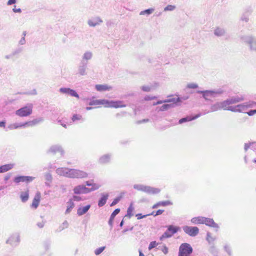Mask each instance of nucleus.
Returning a JSON list of instances; mask_svg holds the SVG:
<instances>
[{
	"mask_svg": "<svg viewBox=\"0 0 256 256\" xmlns=\"http://www.w3.org/2000/svg\"><path fill=\"white\" fill-rule=\"evenodd\" d=\"M251 14V12L248 10L246 11L242 16L241 20L245 22H248L249 20V16Z\"/></svg>",
	"mask_w": 256,
	"mask_h": 256,
	"instance_id": "nucleus-45",
	"label": "nucleus"
},
{
	"mask_svg": "<svg viewBox=\"0 0 256 256\" xmlns=\"http://www.w3.org/2000/svg\"><path fill=\"white\" fill-rule=\"evenodd\" d=\"M200 114H196L194 116H187L182 118H180L179 120L178 123L180 124H183L184 122H190V121L196 120V118H197L198 117H200Z\"/></svg>",
	"mask_w": 256,
	"mask_h": 256,
	"instance_id": "nucleus-23",
	"label": "nucleus"
},
{
	"mask_svg": "<svg viewBox=\"0 0 256 256\" xmlns=\"http://www.w3.org/2000/svg\"><path fill=\"white\" fill-rule=\"evenodd\" d=\"M91 207L90 204H87L84 206H80L78 208L77 214L78 216H82L86 214Z\"/></svg>",
	"mask_w": 256,
	"mask_h": 256,
	"instance_id": "nucleus-20",
	"label": "nucleus"
},
{
	"mask_svg": "<svg viewBox=\"0 0 256 256\" xmlns=\"http://www.w3.org/2000/svg\"><path fill=\"white\" fill-rule=\"evenodd\" d=\"M96 188H86V186L83 184H79L76 186H75L74 189V192L76 194H87L92 192L94 191L98 190V186H94Z\"/></svg>",
	"mask_w": 256,
	"mask_h": 256,
	"instance_id": "nucleus-6",
	"label": "nucleus"
},
{
	"mask_svg": "<svg viewBox=\"0 0 256 256\" xmlns=\"http://www.w3.org/2000/svg\"><path fill=\"white\" fill-rule=\"evenodd\" d=\"M224 250L228 254L229 256H232V251L230 246L228 244H226L224 246Z\"/></svg>",
	"mask_w": 256,
	"mask_h": 256,
	"instance_id": "nucleus-50",
	"label": "nucleus"
},
{
	"mask_svg": "<svg viewBox=\"0 0 256 256\" xmlns=\"http://www.w3.org/2000/svg\"><path fill=\"white\" fill-rule=\"evenodd\" d=\"M21 128H26V122L24 123H14L9 125L8 127L10 130H14Z\"/></svg>",
	"mask_w": 256,
	"mask_h": 256,
	"instance_id": "nucleus-31",
	"label": "nucleus"
},
{
	"mask_svg": "<svg viewBox=\"0 0 256 256\" xmlns=\"http://www.w3.org/2000/svg\"><path fill=\"white\" fill-rule=\"evenodd\" d=\"M49 152L54 154H55L56 152H60L62 156H63L64 154V151L62 148L60 146L58 145L52 146L49 150Z\"/></svg>",
	"mask_w": 256,
	"mask_h": 256,
	"instance_id": "nucleus-25",
	"label": "nucleus"
},
{
	"mask_svg": "<svg viewBox=\"0 0 256 256\" xmlns=\"http://www.w3.org/2000/svg\"><path fill=\"white\" fill-rule=\"evenodd\" d=\"M134 188L138 190L145 192L148 194H156L160 192V190L158 188H154L150 186H144L140 184H135Z\"/></svg>",
	"mask_w": 256,
	"mask_h": 256,
	"instance_id": "nucleus-4",
	"label": "nucleus"
},
{
	"mask_svg": "<svg viewBox=\"0 0 256 256\" xmlns=\"http://www.w3.org/2000/svg\"><path fill=\"white\" fill-rule=\"evenodd\" d=\"M106 248V246H102L95 250L94 254L96 256L100 254Z\"/></svg>",
	"mask_w": 256,
	"mask_h": 256,
	"instance_id": "nucleus-52",
	"label": "nucleus"
},
{
	"mask_svg": "<svg viewBox=\"0 0 256 256\" xmlns=\"http://www.w3.org/2000/svg\"><path fill=\"white\" fill-rule=\"evenodd\" d=\"M14 164H9L0 166V173H4L12 170L14 167Z\"/></svg>",
	"mask_w": 256,
	"mask_h": 256,
	"instance_id": "nucleus-27",
	"label": "nucleus"
},
{
	"mask_svg": "<svg viewBox=\"0 0 256 256\" xmlns=\"http://www.w3.org/2000/svg\"><path fill=\"white\" fill-rule=\"evenodd\" d=\"M106 102V100L105 99L92 100L90 102L89 105L96 106V105L103 104V105L105 106Z\"/></svg>",
	"mask_w": 256,
	"mask_h": 256,
	"instance_id": "nucleus-35",
	"label": "nucleus"
},
{
	"mask_svg": "<svg viewBox=\"0 0 256 256\" xmlns=\"http://www.w3.org/2000/svg\"><path fill=\"white\" fill-rule=\"evenodd\" d=\"M95 87L96 89L99 92L110 90L112 89V86H108L107 84H96Z\"/></svg>",
	"mask_w": 256,
	"mask_h": 256,
	"instance_id": "nucleus-29",
	"label": "nucleus"
},
{
	"mask_svg": "<svg viewBox=\"0 0 256 256\" xmlns=\"http://www.w3.org/2000/svg\"><path fill=\"white\" fill-rule=\"evenodd\" d=\"M108 194L102 193L101 194V197L98 201V206L99 207L103 206L106 202V201L108 198Z\"/></svg>",
	"mask_w": 256,
	"mask_h": 256,
	"instance_id": "nucleus-21",
	"label": "nucleus"
},
{
	"mask_svg": "<svg viewBox=\"0 0 256 256\" xmlns=\"http://www.w3.org/2000/svg\"><path fill=\"white\" fill-rule=\"evenodd\" d=\"M226 34V30L224 28L218 27L214 31V34L217 36H224Z\"/></svg>",
	"mask_w": 256,
	"mask_h": 256,
	"instance_id": "nucleus-36",
	"label": "nucleus"
},
{
	"mask_svg": "<svg viewBox=\"0 0 256 256\" xmlns=\"http://www.w3.org/2000/svg\"><path fill=\"white\" fill-rule=\"evenodd\" d=\"M120 208H118L115 209L112 213L108 222V224L111 228H112L113 226V222L115 216L120 212Z\"/></svg>",
	"mask_w": 256,
	"mask_h": 256,
	"instance_id": "nucleus-24",
	"label": "nucleus"
},
{
	"mask_svg": "<svg viewBox=\"0 0 256 256\" xmlns=\"http://www.w3.org/2000/svg\"><path fill=\"white\" fill-rule=\"evenodd\" d=\"M159 249L165 254H166L168 252V248L166 245H163L162 247H160Z\"/></svg>",
	"mask_w": 256,
	"mask_h": 256,
	"instance_id": "nucleus-56",
	"label": "nucleus"
},
{
	"mask_svg": "<svg viewBox=\"0 0 256 256\" xmlns=\"http://www.w3.org/2000/svg\"><path fill=\"white\" fill-rule=\"evenodd\" d=\"M134 210V208L132 206V204L131 203L127 210V214L126 215V216H128V218L132 216H133L132 212Z\"/></svg>",
	"mask_w": 256,
	"mask_h": 256,
	"instance_id": "nucleus-48",
	"label": "nucleus"
},
{
	"mask_svg": "<svg viewBox=\"0 0 256 256\" xmlns=\"http://www.w3.org/2000/svg\"><path fill=\"white\" fill-rule=\"evenodd\" d=\"M33 105L32 104H27L26 106L17 110L15 112L16 116L20 117H26L32 114Z\"/></svg>",
	"mask_w": 256,
	"mask_h": 256,
	"instance_id": "nucleus-3",
	"label": "nucleus"
},
{
	"mask_svg": "<svg viewBox=\"0 0 256 256\" xmlns=\"http://www.w3.org/2000/svg\"><path fill=\"white\" fill-rule=\"evenodd\" d=\"M34 178V177L31 176H18L14 178V182L16 184H18L21 182L28 184L32 182Z\"/></svg>",
	"mask_w": 256,
	"mask_h": 256,
	"instance_id": "nucleus-8",
	"label": "nucleus"
},
{
	"mask_svg": "<svg viewBox=\"0 0 256 256\" xmlns=\"http://www.w3.org/2000/svg\"><path fill=\"white\" fill-rule=\"evenodd\" d=\"M176 8V6H174L172 5H168L166 6L164 8V11H172L174 10Z\"/></svg>",
	"mask_w": 256,
	"mask_h": 256,
	"instance_id": "nucleus-57",
	"label": "nucleus"
},
{
	"mask_svg": "<svg viewBox=\"0 0 256 256\" xmlns=\"http://www.w3.org/2000/svg\"><path fill=\"white\" fill-rule=\"evenodd\" d=\"M20 242V236L18 234L15 233L12 234L6 240V243L10 244L12 246H17Z\"/></svg>",
	"mask_w": 256,
	"mask_h": 256,
	"instance_id": "nucleus-11",
	"label": "nucleus"
},
{
	"mask_svg": "<svg viewBox=\"0 0 256 256\" xmlns=\"http://www.w3.org/2000/svg\"><path fill=\"white\" fill-rule=\"evenodd\" d=\"M154 10V8H150L141 11L140 13V15H147L148 16L152 14Z\"/></svg>",
	"mask_w": 256,
	"mask_h": 256,
	"instance_id": "nucleus-47",
	"label": "nucleus"
},
{
	"mask_svg": "<svg viewBox=\"0 0 256 256\" xmlns=\"http://www.w3.org/2000/svg\"><path fill=\"white\" fill-rule=\"evenodd\" d=\"M256 106V102L254 101H248L236 105L238 112H242L248 108H252Z\"/></svg>",
	"mask_w": 256,
	"mask_h": 256,
	"instance_id": "nucleus-7",
	"label": "nucleus"
},
{
	"mask_svg": "<svg viewBox=\"0 0 256 256\" xmlns=\"http://www.w3.org/2000/svg\"><path fill=\"white\" fill-rule=\"evenodd\" d=\"M20 198L22 202H26L29 198L28 190H27L26 192H22L20 195Z\"/></svg>",
	"mask_w": 256,
	"mask_h": 256,
	"instance_id": "nucleus-40",
	"label": "nucleus"
},
{
	"mask_svg": "<svg viewBox=\"0 0 256 256\" xmlns=\"http://www.w3.org/2000/svg\"><path fill=\"white\" fill-rule=\"evenodd\" d=\"M112 158V154H107L102 156L98 159V163L100 164H106L110 162Z\"/></svg>",
	"mask_w": 256,
	"mask_h": 256,
	"instance_id": "nucleus-18",
	"label": "nucleus"
},
{
	"mask_svg": "<svg viewBox=\"0 0 256 256\" xmlns=\"http://www.w3.org/2000/svg\"><path fill=\"white\" fill-rule=\"evenodd\" d=\"M230 104H236L244 100V98L242 96H234L228 98Z\"/></svg>",
	"mask_w": 256,
	"mask_h": 256,
	"instance_id": "nucleus-22",
	"label": "nucleus"
},
{
	"mask_svg": "<svg viewBox=\"0 0 256 256\" xmlns=\"http://www.w3.org/2000/svg\"><path fill=\"white\" fill-rule=\"evenodd\" d=\"M92 56V54L90 51L85 52L82 56L81 62H88V61L91 60Z\"/></svg>",
	"mask_w": 256,
	"mask_h": 256,
	"instance_id": "nucleus-33",
	"label": "nucleus"
},
{
	"mask_svg": "<svg viewBox=\"0 0 256 256\" xmlns=\"http://www.w3.org/2000/svg\"><path fill=\"white\" fill-rule=\"evenodd\" d=\"M102 22V20L100 17H96L92 20H88V23L90 26H95Z\"/></svg>",
	"mask_w": 256,
	"mask_h": 256,
	"instance_id": "nucleus-26",
	"label": "nucleus"
},
{
	"mask_svg": "<svg viewBox=\"0 0 256 256\" xmlns=\"http://www.w3.org/2000/svg\"><path fill=\"white\" fill-rule=\"evenodd\" d=\"M40 194L37 193L36 194L31 204V207L34 208H36L38 206L40 201Z\"/></svg>",
	"mask_w": 256,
	"mask_h": 256,
	"instance_id": "nucleus-30",
	"label": "nucleus"
},
{
	"mask_svg": "<svg viewBox=\"0 0 256 256\" xmlns=\"http://www.w3.org/2000/svg\"><path fill=\"white\" fill-rule=\"evenodd\" d=\"M72 168H68V171H66L65 177L72 178Z\"/></svg>",
	"mask_w": 256,
	"mask_h": 256,
	"instance_id": "nucleus-64",
	"label": "nucleus"
},
{
	"mask_svg": "<svg viewBox=\"0 0 256 256\" xmlns=\"http://www.w3.org/2000/svg\"><path fill=\"white\" fill-rule=\"evenodd\" d=\"M208 251L214 256H216L218 253V250L214 244L210 246Z\"/></svg>",
	"mask_w": 256,
	"mask_h": 256,
	"instance_id": "nucleus-49",
	"label": "nucleus"
},
{
	"mask_svg": "<svg viewBox=\"0 0 256 256\" xmlns=\"http://www.w3.org/2000/svg\"><path fill=\"white\" fill-rule=\"evenodd\" d=\"M172 204V202L170 200H166V201H162L159 202H157L156 204H154L152 206V208L154 209L156 208L159 206H170Z\"/></svg>",
	"mask_w": 256,
	"mask_h": 256,
	"instance_id": "nucleus-28",
	"label": "nucleus"
},
{
	"mask_svg": "<svg viewBox=\"0 0 256 256\" xmlns=\"http://www.w3.org/2000/svg\"><path fill=\"white\" fill-rule=\"evenodd\" d=\"M224 90L220 88L214 90H198L197 93L202 94V97L206 100H209L208 98H216L224 94Z\"/></svg>",
	"mask_w": 256,
	"mask_h": 256,
	"instance_id": "nucleus-2",
	"label": "nucleus"
},
{
	"mask_svg": "<svg viewBox=\"0 0 256 256\" xmlns=\"http://www.w3.org/2000/svg\"><path fill=\"white\" fill-rule=\"evenodd\" d=\"M158 243L156 241H152L150 242L148 246V250H151L153 248L156 247Z\"/></svg>",
	"mask_w": 256,
	"mask_h": 256,
	"instance_id": "nucleus-60",
	"label": "nucleus"
},
{
	"mask_svg": "<svg viewBox=\"0 0 256 256\" xmlns=\"http://www.w3.org/2000/svg\"><path fill=\"white\" fill-rule=\"evenodd\" d=\"M44 178L46 182H45V184L48 186H50V183L52 182V174L50 172H47L44 175Z\"/></svg>",
	"mask_w": 256,
	"mask_h": 256,
	"instance_id": "nucleus-38",
	"label": "nucleus"
},
{
	"mask_svg": "<svg viewBox=\"0 0 256 256\" xmlns=\"http://www.w3.org/2000/svg\"><path fill=\"white\" fill-rule=\"evenodd\" d=\"M105 106L108 108H124L126 106V105L123 104V102L121 100H106Z\"/></svg>",
	"mask_w": 256,
	"mask_h": 256,
	"instance_id": "nucleus-9",
	"label": "nucleus"
},
{
	"mask_svg": "<svg viewBox=\"0 0 256 256\" xmlns=\"http://www.w3.org/2000/svg\"><path fill=\"white\" fill-rule=\"evenodd\" d=\"M74 206V204L72 201V200L70 199L67 202V208L65 212L66 214H69Z\"/></svg>",
	"mask_w": 256,
	"mask_h": 256,
	"instance_id": "nucleus-37",
	"label": "nucleus"
},
{
	"mask_svg": "<svg viewBox=\"0 0 256 256\" xmlns=\"http://www.w3.org/2000/svg\"><path fill=\"white\" fill-rule=\"evenodd\" d=\"M88 62H80L78 67V74L80 76H84L86 74V70L87 68Z\"/></svg>",
	"mask_w": 256,
	"mask_h": 256,
	"instance_id": "nucleus-17",
	"label": "nucleus"
},
{
	"mask_svg": "<svg viewBox=\"0 0 256 256\" xmlns=\"http://www.w3.org/2000/svg\"><path fill=\"white\" fill-rule=\"evenodd\" d=\"M72 178H82L88 176V174L82 170L72 168Z\"/></svg>",
	"mask_w": 256,
	"mask_h": 256,
	"instance_id": "nucleus-13",
	"label": "nucleus"
},
{
	"mask_svg": "<svg viewBox=\"0 0 256 256\" xmlns=\"http://www.w3.org/2000/svg\"><path fill=\"white\" fill-rule=\"evenodd\" d=\"M60 92L61 93L66 94L70 95L72 96H74V97H76L78 98H79V96L77 94V92H76V90H72L70 88H61L60 89Z\"/></svg>",
	"mask_w": 256,
	"mask_h": 256,
	"instance_id": "nucleus-14",
	"label": "nucleus"
},
{
	"mask_svg": "<svg viewBox=\"0 0 256 256\" xmlns=\"http://www.w3.org/2000/svg\"><path fill=\"white\" fill-rule=\"evenodd\" d=\"M172 236V234H170V232H169L168 230H167L160 236V240H163L165 238H170Z\"/></svg>",
	"mask_w": 256,
	"mask_h": 256,
	"instance_id": "nucleus-46",
	"label": "nucleus"
},
{
	"mask_svg": "<svg viewBox=\"0 0 256 256\" xmlns=\"http://www.w3.org/2000/svg\"><path fill=\"white\" fill-rule=\"evenodd\" d=\"M228 110H230L233 112H238V108L236 106H228L227 108Z\"/></svg>",
	"mask_w": 256,
	"mask_h": 256,
	"instance_id": "nucleus-58",
	"label": "nucleus"
},
{
	"mask_svg": "<svg viewBox=\"0 0 256 256\" xmlns=\"http://www.w3.org/2000/svg\"><path fill=\"white\" fill-rule=\"evenodd\" d=\"M164 212L162 210H158L156 212H152L150 214H149L150 216L152 215L154 216H157L160 215L162 214V212Z\"/></svg>",
	"mask_w": 256,
	"mask_h": 256,
	"instance_id": "nucleus-55",
	"label": "nucleus"
},
{
	"mask_svg": "<svg viewBox=\"0 0 256 256\" xmlns=\"http://www.w3.org/2000/svg\"><path fill=\"white\" fill-rule=\"evenodd\" d=\"M204 218L203 216L194 217L192 218L191 222L196 224H204Z\"/></svg>",
	"mask_w": 256,
	"mask_h": 256,
	"instance_id": "nucleus-39",
	"label": "nucleus"
},
{
	"mask_svg": "<svg viewBox=\"0 0 256 256\" xmlns=\"http://www.w3.org/2000/svg\"><path fill=\"white\" fill-rule=\"evenodd\" d=\"M166 228L169 232H170L172 236L174 234H176L180 229L179 226H175L172 224L167 226Z\"/></svg>",
	"mask_w": 256,
	"mask_h": 256,
	"instance_id": "nucleus-32",
	"label": "nucleus"
},
{
	"mask_svg": "<svg viewBox=\"0 0 256 256\" xmlns=\"http://www.w3.org/2000/svg\"><path fill=\"white\" fill-rule=\"evenodd\" d=\"M173 102L172 104H164L160 108V110L165 111V110H168L169 108H174L175 106L179 104H178L179 102H178V103H174V102Z\"/></svg>",
	"mask_w": 256,
	"mask_h": 256,
	"instance_id": "nucleus-34",
	"label": "nucleus"
},
{
	"mask_svg": "<svg viewBox=\"0 0 256 256\" xmlns=\"http://www.w3.org/2000/svg\"><path fill=\"white\" fill-rule=\"evenodd\" d=\"M22 50H23V49L22 48L19 47V48H18L16 49H15L12 52H13L14 56H15L16 55H17V54H19L22 51Z\"/></svg>",
	"mask_w": 256,
	"mask_h": 256,
	"instance_id": "nucleus-59",
	"label": "nucleus"
},
{
	"mask_svg": "<svg viewBox=\"0 0 256 256\" xmlns=\"http://www.w3.org/2000/svg\"><path fill=\"white\" fill-rule=\"evenodd\" d=\"M68 168H59L56 170V173L60 176H65L66 171H68Z\"/></svg>",
	"mask_w": 256,
	"mask_h": 256,
	"instance_id": "nucleus-41",
	"label": "nucleus"
},
{
	"mask_svg": "<svg viewBox=\"0 0 256 256\" xmlns=\"http://www.w3.org/2000/svg\"><path fill=\"white\" fill-rule=\"evenodd\" d=\"M105 106L108 108H124L126 106V105L123 104V102L121 100H106Z\"/></svg>",
	"mask_w": 256,
	"mask_h": 256,
	"instance_id": "nucleus-10",
	"label": "nucleus"
},
{
	"mask_svg": "<svg viewBox=\"0 0 256 256\" xmlns=\"http://www.w3.org/2000/svg\"><path fill=\"white\" fill-rule=\"evenodd\" d=\"M242 42L248 46L249 50L256 52V38L252 35H242L240 36Z\"/></svg>",
	"mask_w": 256,
	"mask_h": 256,
	"instance_id": "nucleus-1",
	"label": "nucleus"
},
{
	"mask_svg": "<svg viewBox=\"0 0 256 256\" xmlns=\"http://www.w3.org/2000/svg\"><path fill=\"white\" fill-rule=\"evenodd\" d=\"M68 223L67 220H64L62 224L60 225L58 228L56 230V232H60L62 231L63 230L68 228Z\"/></svg>",
	"mask_w": 256,
	"mask_h": 256,
	"instance_id": "nucleus-44",
	"label": "nucleus"
},
{
	"mask_svg": "<svg viewBox=\"0 0 256 256\" xmlns=\"http://www.w3.org/2000/svg\"><path fill=\"white\" fill-rule=\"evenodd\" d=\"M141 89L144 92H150V91L151 87H150L149 86H142Z\"/></svg>",
	"mask_w": 256,
	"mask_h": 256,
	"instance_id": "nucleus-63",
	"label": "nucleus"
},
{
	"mask_svg": "<svg viewBox=\"0 0 256 256\" xmlns=\"http://www.w3.org/2000/svg\"><path fill=\"white\" fill-rule=\"evenodd\" d=\"M122 196H119L116 198L112 201V202L110 204V206H113L116 204L121 200Z\"/></svg>",
	"mask_w": 256,
	"mask_h": 256,
	"instance_id": "nucleus-54",
	"label": "nucleus"
},
{
	"mask_svg": "<svg viewBox=\"0 0 256 256\" xmlns=\"http://www.w3.org/2000/svg\"><path fill=\"white\" fill-rule=\"evenodd\" d=\"M193 252V248L188 243L182 244L178 249V256H190Z\"/></svg>",
	"mask_w": 256,
	"mask_h": 256,
	"instance_id": "nucleus-5",
	"label": "nucleus"
},
{
	"mask_svg": "<svg viewBox=\"0 0 256 256\" xmlns=\"http://www.w3.org/2000/svg\"><path fill=\"white\" fill-rule=\"evenodd\" d=\"M183 230L190 236H196L199 232V229L196 226H184L183 227Z\"/></svg>",
	"mask_w": 256,
	"mask_h": 256,
	"instance_id": "nucleus-12",
	"label": "nucleus"
},
{
	"mask_svg": "<svg viewBox=\"0 0 256 256\" xmlns=\"http://www.w3.org/2000/svg\"><path fill=\"white\" fill-rule=\"evenodd\" d=\"M187 88H198V85L196 84L190 83L187 85Z\"/></svg>",
	"mask_w": 256,
	"mask_h": 256,
	"instance_id": "nucleus-62",
	"label": "nucleus"
},
{
	"mask_svg": "<svg viewBox=\"0 0 256 256\" xmlns=\"http://www.w3.org/2000/svg\"><path fill=\"white\" fill-rule=\"evenodd\" d=\"M210 112H216L221 110L220 104L219 102H217L210 106Z\"/></svg>",
	"mask_w": 256,
	"mask_h": 256,
	"instance_id": "nucleus-43",
	"label": "nucleus"
},
{
	"mask_svg": "<svg viewBox=\"0 0 256 256\" xmlns=\"http://www.w3.org/2000/svg\"><path fill=\"white\" fill-rule=\"evenodd\" d=\"M221 110H227L228 107L230 104L228 99L222 102H219Z\"/></svg>",
	"mask_w": 256,
	"mask_h": 256,
	"instance_id": "nucleus-42",
	"label": "nucleus"
},
{
	"mask_svg": "<svg viewBox=\"0 0 256 256\" xmlns=\"http://www.w3.org/2000/svg\"><path fill=\"white\" fill-rule=\"evenodd\" d=\"M204 224H205L206 225L208 226L216 228V231L219 228L218 225L216 223L214 222V220L212 218L204 217Z\"/></svg>",
	"mask_w": 256,
	"mask_h": 256,
	"instance_id": "nucleus-16",
	"label": "nucleus"
},
{
	"mask_svg": "<svg viewBox=\"0 0 256 256\" xmlns=\"http://www.w3.org/2000/svg\"><path fill=\"white\" fill-rule=\"evenodd\" d=\"M206 240L208 242V243H210L211 242L214 241L216 240V238H212L211 236V234L210 232H208L206 233Z\"/></svg>",
	"mask_w": 256,
	"mask_h": 256,
	"instance_id": "nucleus-53",
	"label": "nucleus"
},
{
	"mask_svg": "<svg viewBox=\"0 0 256 256\" xmlns=\"http://www.w3.org/2000/svg\"><path fill=\"white\" fill-rule=\"evenodd\" d=\"M92 180H91V181H90V180H88V181H86L85 182V184H86V186H91L90 188H94V186H98V190L100 188V186L97 184H95V183H93L92 182Z\"/></svg>",
	"mask_w": 256,
	"mask_h": 256,
	"instance_id": "nucleus-51",
	"label": "nucleus"
},
{
	"mask_svg": "<svg viewBox=\"0 0 256 256\" xmlns=\"http://www.w3.org/2000/svg\"><path fill=\"white\" fill-rule=\"evenodd\" d=\"M82 118V116L80 114H74L72 117V120L74 122L76 120H80Z\"/></svg>",
	"mask_w": 256,
	"mask_h": 256,
	"instance_id": "nucleus-61",
	"label": "nucleus"
},
{
	"mask_svg": "<svg viewBox=\"0 0 256 256\" xmlns=\"http://www.w3.org/2000/svg\"><path fill=\"white\" fill-rule=\"evenodd\" d=\"M181 98H172L166 99L164 100H158L156 103L154 104V105H156L162 104L166 102H174V103H178L181 102Z\"/></svg>",
	"mask_w": 256,
	"mask_h": 256,
	"instance_id": "nucleus-19",
	"label": "nucleus"
},
{
	"mask_svg": "<svg viewBox=\"0 0 256 256\" xmlns=\"http://www.w3.org/2000/svg\"><path fill=\"white\" fill-rule=\"evenodd\" d=\"M44 121V118L42 117L37 118L32 120L26 122V127H32L38 125Z\"/></svg>",
	"mask_w": 256,
	"mask_h": 256,
	"instance_id": "nucleus-15",
	"label": "nucleus"
}]
</instances>
